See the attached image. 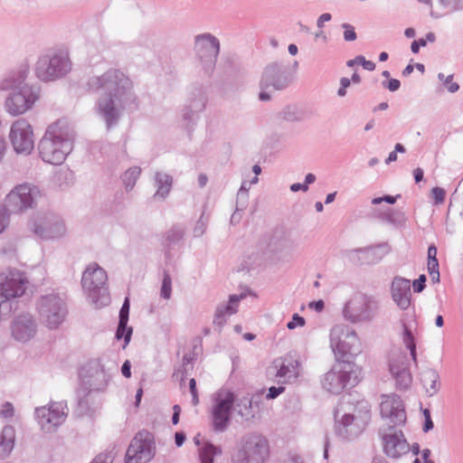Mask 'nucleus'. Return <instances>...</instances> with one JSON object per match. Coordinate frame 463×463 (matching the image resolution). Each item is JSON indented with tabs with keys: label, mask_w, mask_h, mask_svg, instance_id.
I'll return each mask as SVG.
<instances>
[{
	"label": "nucleus",
	"mask_w": 463,
	"mask_h": 463,
	"mask_svg": "<svg viewBox=\"0 0 463 463\" xmlns=\"http://www.w3.org/2000/svg\"><path fill=\"white\" fill-rule=\"evenodd\" d=\"M436 256L437 248L434 245H430L428 249V270L434 282L439 280V262Z\"/></svg>",
	"instance_id": "27"
},
{
	"label": "nucleus",
	"mask_w": 463,
	"mask_h": 463,
	"mask_svg": "<svg viewBox=\"0 0 463 463\" xmlns=\"http://www.w3.org/2000/svg\"><path fill=\"white\" fill-rule=\"evenodd\" d=\"M189 389L193 396V404L197 405L199 403V395L196 389V381L195 379L192 378L189 381Z\"/></svg>",
	"instance_id": "41"
},
{
	"label": "nucleus",
	"mask_w": 463,
	"mask_h": 463,
	"mask_svg": "<svg viewBox=\"0 0 463 463\" xmlns=\"http://www.w3.org/2000/svg\"><path fill=\"white\" fill-rule=\"evenodd\" d=\"M142 395H143V389L142 388H139L137 391V394H136V403L137 405L139 404L140 401H141V398H142Z\"/></svg>",
	"instance_id": "59"
},
{
	"label": "nucleus",
	"mask_w": 463,
	"mask_h": 463,
	"mask_svg": "<svg viewBox=\"0 0 463 463\" xmlns=\"http://www.w3.org/2000/svg\"><path fill=\"white\" fill-rule=\"evenodd\" d=\"M15 430L13 427L7 426L3 429L0 439V458L7 457L14 449Z\"/></svg>",
	"instance_id": "25"
},
{
	"label": "nucleus",
	"mask_w": 463,
	"mask_h": 463,
	"mask_svg": "<svg viewBox=\"0 0 463 463\" xmlns=\"http://www.w3.org/2000/svg\"><path fill=\"white\" fill-rule=\"evenodd\" d=\"M27 284L25 274L16 269L3 272L0 280L1 302L22 297L25 293Z\"/></svg>",
	"instance_id": "6"
},
{
	"label": "nucleus",
	"mask_w": 463,
	"mask_h": 463,
	"mask_svg": "<svg viewBox=\"0 0 463 463\" xmlns=\"http://www.w3.org/2000/svg\"><path fill=\"white\" fill-rule=\"evenodd\" d=\"M8 224V213L5 208H0V233Z\"/></svg>",
	"instance_id": "44"
},
{
	"label": "nucleus",
	"mask_w": 463,
	"mask_h": 463,
	"mask_svg": "<svg viewBox=\"0 0 463 463\" xmlns=\"http://www.w3.org/2000/svg\"><path fill=\"white\" fill-rule=\"evenodd\" d=\"M175 444L180 447L183 445L185 439V436L182 432H176L175 435Z\"/></svg>",
	"instance_id": "54"
},
{
	"label": "nucleus",
	"mask_w": 463,
	"mask_h": 463,
	"mask_svg": "<svg viewBox=\"0 0 463 463\" xmlns=\"http://www.w3.org/2000/svg\"><path fill=\"white\" fill-rule=\"evenodd\" d=\"M330 20H331V14H330L325 13V14H321L319 16L318 20H317V27L322 28L324 26V24L326 22L330 21Z\"/></svg>",
	"instance_id": "50"
},
{
	"label": "nucleus",
	"mask_w": 463,
	"mask_h": 463,
	"mask_svg": "<svg viewBox=\"0 0 463 463\" xmlns=\"http://www.w3.org/2000/svg\"><path fill=\"white\" fill-rule=\"evenodd\" d=\"M315 180H316V176L313 174H308L306 176V184H305L307 185L308 184H312L315 182Z\"/></svg>",
	"instance_id": "60"
},
{
	"label": "nucleus",
	"mask_w": 463,
	"mask_h": 463,
	"mask_svg": "<svg viewBox=\"0 0 463 463\" xmlns=\"http://www.w3.org/2000/svg\"><path fill=\"white\" fill-rule=\"evenodd\" d=\"M71 139L67 128L57 122L51 125L39 144L43 160L52 165L61 164L71 151Z\"/></svg>",
	"instance_id": "2"
},
{
	"label": "nucleus",
	"mask_w": 463,
	"mask_h": 463,
	"mask_svg": "<svg viewBox=\"0 0 463 463\" xmlns=\"http://www.w3.org/2000/svg\"><path fill=\"white\" fill-rule=\"evenodd\" d=\"M128 314H129V298H126L120 312H119V321H121V325L128 324Z\"/></svg>",
	"instance_id": "37"
},
{
	"label": "nucleus",
	"mask_w": 463,
	"mask_h": 463,
	"mask_svg": "<svg viewBox=\"0 0 463 463\" xmlns=\"http://www.w3.org/2000/svg\"><path fill=\"white\" fill-rule=\"evenodd\" d=\"M357 64H361L364 69L367 71H373L375 69V63L372 61H367L365 58L362 55H359L356 57Z\"/></svg>",
	"instance_id": "42"
},
{
	"label": "nucleus",
	"mask_w": 463,
	"mask_h": 463,
	"mask_svg": "<svg viewBox=\"0 0 463 463\" xmlns=\"http://www.w3.org/2000/svg\"><path fill=\"white\" fill-rule=\"evenodd\" d=\"M391 293L396 305L406 310L411 303V281L409 279L396 277L392 280Z\"/></svg>",
	"instance_id": "17"
},
{
	"label": "nucleus",
	"mask_w": 463,
	"mask_h": 463,
	"mask_svg": "<svg viewBox=\"0 0 463 463\" xmlns=\"http://www.w3.org/2000/svg\"><path fill=\"white\" fill-rule=\"evenodd\" d=\"M172 294V279L171 277L167 272H165L163 282H162V288H161V296L165 298L169 299Z\"/></svg>",
	"instance_id": "32"
},
{
	"label": "nucleus",
	"mask_w": 463,
	"mask_h": 463,
	"mask_svg": "<svg viewBox=\"0 0 463 463\" xmlns=\"http://www.w3.org/2000/svg\"><path fill=\"white\" fill-rule=\"evenodd\" d=\"M39 423L45 431H52L61 425L65 420L63 406L59 403H52L49 406L41 407L36 410Z\"/></svg>",
	"instance_id": "14"
},
{
	"label": "nucleus",
	"mask_w": 463,
	"mask_h": 463,
	"mask_svg": "<svg viewBox=\"0 0 463 463\" xmlns=\"http://www.w3.org/2000/svg\"><path fill=\"white\" fill-rule=\"evenodd\" d=\"M276 378H297L299 375V363L291 356L277 358L272 363Z\"/></svg>",
	"instance_id": "20"
},
{
	"label": "nucleus",
	"mask_w": 463,
	"mask_h": 463,
	"mask_svg": "<svg viewBox=\"0 0 463 463\" xmlns=\"http://www.w3.org/2000/svg\"><path fill=\"white\" fill-rule=\"evenodd\" d=\"M397 160V154L395 151H392L389 154V156L386 159V164H390L391 162H394Z\"/></svg>",
	"instance_id": "57"
},
{
	"label": "nucleus",
	"mask_w": 463,
	"mask_h": 463,
	"mask_svg": "<svg viewBox=\"0 0 463 463\" xmlns=\"http://www.w3.org/2000/svg\"><path fill=\"white\" fill-rule=\"evenodd\" d=\"M28 89L14 92L5 102L7 111L14 115L24 113L33 103Z\"/></svg>",
	"instance_id": "18"
},
{
	"label": "nucleus",
	"mask_w": 463,
	"mask_h": 463,
	"mask_svg": "<svg viewBox=\"0 0 463 463\" xmlns=\"http://www.w3.org/2000/svg\"><path fill=\"white\" fill-rule=\"evenodd\" d=\"M38 309L43 325L49 329L58 328L67 315L63 299L54 294L43 296L40 300Z\"/></svg>",
	"instance_id": "3"
},
{
	"label": "nucleus",
	"mask_w": 463,
	"mask_h": 463,
	"mask_svg": "<svg viewBox=\"0 0 463 463\" xmlns=\"http://www.w3.org/2000/svg\"><path fill=\"white\" fill-rule=\"evenodd\" d=\"M261 88L268 89L270 85L276 90H282L288 84L287 78L275 67L268 68L261 79Z\"/></svg>",
	"instance_id": "23"
},
{
	"label": "nucleus",
	"mask_w": 463,
	"mask_h": 463,
	"mask_svg": "<svg viewBox=\"0 0 463 463\" xmlns=\"http://www.w3.org/2000/svg\"><path fill=\"white\" fill-rule=\"evenodd\" d=\"M288 52L291 55H296L298 53V47L295 44H290L288 46Z\"/></svg>",
	"instance_id": "63"
},
{
	"label": "nucleus",
	"mask_w": 463,
	"mask_h": 463,
	"mask_svg": "<svg viewBox=\"0 0 463 463\" xmlns=\"http://www.w3.org/2000/svg\"><path fill=\"white\" fill-rule=\"evenodd\" d=\"M284 391H285V387H283V386H280V387L272 386L269 389L267 398L268 399H275L280 393H282Z\"/></svg>",
	"instance_id": "45"
},
{
	"label": "nucleus",
	"mask_w": 463,
	"mask_h": 463,
	"mask_svg": "<svg viewBox=\"0 0 463 463\" xmlns=\"http://www.w3.org/2000/svg\"><path fill=\"white\" fill-rule=\"evenodd\" d=\"M71 64L66 55H54L52 58L42 57L36 66L37 77L43 81L53 80L67 73Z\"/></svg>",
	"instance_id": "9"
},
{
	"label": "nucleus",
	"mask_w": 463,
	"mask_h": 463,
	"mask_svg": "<svg viewBox=\"0 0 463 463\" xmlns=\"http://www.w3.org/2000/svg\"><path fill=\"white\" fill-rule=\"evenodd\" d=\"M341 368L343 369V373H353V369H354V366L349 364H344Z\"/></svg>",
	"instance_id": "56"
},
{
	"label": "nucleus",
	"mask_w": 463,
	"mask_h": 463,
	"mask_svg": "<svg viewBox=\"0 0 463 463\" xmlns=\"http://www.w3.org/2000/svg\"><path fill=\"white\" fill-rule=\"evenodd\" d=\"M127 325L128 324H123V326H122L121 321H119L118 326L117 329V333H116V336L118 339L124 337L125 345L129 343L131 335H132V328L131 327L128 328Z\"/></svg>",
	"instance_id": "33"
},
{
	"label": "nucleus",
	"mask_w": 463,
	"mask_h": 463,
	"mask_svg": "<svg viewBox=\"0 0 463 463\" xmlns=\"http://www.w3.org/2000/svg\"><path fill=\"white\" fill-rule=\"evenodd\" d=\"M390 371L396 380L399 389H407L411 383V375L407 366L406 357L403 355L392 359Z\"/></svg>",
	"instance_id": "19"
},
{
	"label": "nucleus",
	"mask_w": 463,
	"mask_h": 463,
	"mask_svg": "<svg viewBox=\"0 0 463 463\" xmlns=\"http://www.w3.org/2000/svg\"><path fill=\"white\" fill-rule=\"evenodd\" d=\"M384 453L391 458H399L409 452V443L402 430L392 427L386 429L382 435Z\"/></svg>",
	"instance_id": "12"
},
{
	"label": "nucleus",
	"mask_w": 463,
	"mask_h": 463,
	"mask_svg": "<svg viewBox=\"0 0 463 463\" xmlns=\"http://www.w3.org/2000/svg\"><path fill=\"white\" fill-rule=\"evenodd\" d=\"M403 341L410 349L411 357L416 361V345L412 334L408 329H405Z\"/></svg>",
	"instance_id": "35"
},
{
	"label": "nucleus",
	"mask_w": 463,
	"mask_h": 463,
	"mask_svg": "<svg viewBox=\"0 0 463 463\" xmlns=\"http://www.w3.org/2000/svg\"><path fill=\"white\" fill-rule=\"evenodd\" d=\"M335 379H340V385L342 388L345 387L346 385H348L350 383V381H351V375H337L334 372H330L328 373H326V381L327 382H333L335 381Z\"/></svg>",
	"instance_id": "36"
},
{
	"label": "nucleus",
	"mask_w": 463,
	"mask_h": 463,
	"mask_svg": "<svg viewBox=\"0 0 463 463\" xmlns=\"http://www.w3.org/2000/svg\"><path fill=\"white\" fill-rule=\"evenodd\" d=\"M221 454V450L212 444H205L200 451L201 463H213L214 457Z\"/></svg>",
	"instance_id": "29"
},
{
	"label": "nucleus",
	"mask_w": 463,
	"mask_h": 463,
	"mask_svg": "<svg viewBox=\"0 0 463 463\" xmlns=\"http://www.w3.org/2000/svg\"><path fill=\"white\" fill-rule=\"evenodd\" d=\"M14 406L10 402H5L2 405V408L0 410V416L5 419L11 418L14 416Z\"/></svg>",
	"instance_id": "39"
},
{
	"label": "nucleus",
	"mask_w": 463,
	"mask_h": 463,
	"mask_svg": "<svg viewBox=\"0 0 463 463\" xmlns=\"http://www.w3.org/2000/svg\"><path fill=\"white\" fill-rule=\"evenodd\" d=\"M380 411L383 418L391 423L400 426L406 421V412L401 398L396 394L382 395Z\"/></svg>",
	"instance_id": "13"
},
{
	"label": "nucleus",
	"mask_w": 463,
	"mask_h": 463,
	"mask_svg": "<svg viewBox=\"0 0 463 463\" xmlns=\"http://www.w3.org/2000/svg\"><path fill=\"white\" fill-rule=\"evenodd\" d=\"M195 49L202 59L209 58L213 61L220 51L219 41L210 34L199 35L195 40Z\"/></svg>",
	"instance_id": "21"
},
{
	"label": "nucleus",
	"mask_w": 463,
	"mask_h": 463,
	"mask_svg": "<svg viewBox=\"0 0 463 463\" xmlns=\"http://www.w3.org/2000/svg\"><path fill=\"white\" fill-rule=\"evenodd\" d=\"M33 231L41 237H55L64 232L65 226L61 221H43L35 224Z\"/></svg>",
	"instance_id": "24"
},
{
	"label": "nucleus",
	"mask_w": 463,
	"mask_h": 463,
	"mask_svg": "<svg viewBox=\"0 0 463 463\" xmlns=\"http://www.w3.org/2000/svg\"><path fill=\"white\" fill-rule=\"evenodd\" d=\"M304 325L305 319L298 314H295L292 317V320L288 323L287 327L288 329H294L297 326H303Z\"/></svg>",
	"instance_id": "40"
},
{
	"label": "nucleus",
	"mask_w": 463,
	"mask_h": 463,
	"mask_svg": "<svg viewBox=\"0 0 463 463\" xmlns=\"http://www.w3.org/2000/svg\"><path fill=\"white\" fill-rule=\"evenodd\" d=\"M71 64L66 55H54L52 58L42 57L36 66L37 77L43 81L53 80L67 73Z\"/></svg>",
	"instance_id": "8"
},
{
	"label": "nucleus",
	"mask_w": 463,
	"mask_h": 463,
	"mask_svg": "<svg viewBox=\"0 0 463 463\" xmlns=\"http://www.w3.org/2000/svg\"><path fill=\"white\" fill-rule=\"evenodd\" d=\"M141 170L139 167H132L126 171L124 175V182L127 188H132L135 184L136 180L140 175Z\"/></svg>",
	"instance_id": "31"
},
{
	"label": "nucleus",
	"mask_w": 463,
	"mask_h": 463,
	"mask_svg": "<svg viewBox=\"0 0 463 463\" xmlns=\"http://www.w3.org/2000/svg\"><path fill=\"white\" fill-rule=\"evenodd\" d=\"M243 296H231L230 297V299H229V304L227 305V307L222 309V308H218L216 310V318H221L222 317L225 316V315H232L234 313L237 312V307H238V303L240 301L241 298H242Z\"/></svg>",
	"instance_id": "30"
},
{
	"label": "nucleus",
	"mask_w": 463,
	"mask_h": 463,
	"mask_svg": "<svg viewBox=\"0 0 463 463\" xmlns=\"http://www.w3.org/2000/svg\"><path fill=\"white\" fill-rule=\"evenodd\" d=\"M173 411H174V413H173L172 422H173V424L176 425L179 422L181 407L179 405L175 404L173 407Z\"/></svg>",
	"instance_id": "49"
},
{
	"label": "nucleus",
	"mask_w": 463,
	"mask_h": 463,
	"mask_svg": "<svg viewBox=\"0 0 463 463\" xmlns=\"http://www.w3.org/2000/svg\"><path fill=\"white\" fill-rule=\"evenodd\" d=\"M107 273L98 264H90L84 271L81 279L83 287L93 289L105 284Z\"/></svg>",
	"instance_id": "22"
},
{
	"label": "nucleus",
	"mask_w": 463,
	"mask_h": 463,
	"mask_svg": "<svg viewBox=\"0 0 463 463\" xmlns=\"http://www.w3.org/2000/svg\"><path fill=\"white\" fill-rule=\"evenodd\" d=\"M426 277L420 275V278L413 281L412 286L415 292H421L425 288Z\"/></svg>",
	"instance_id": "43"
},
{
	"label": "nucleus",
	"mask_w": 463,
	"mask_h": 463,
	"mask_svg": "<svg viewBox=\"0 0 463 463\" xmlns=\"http://www.w3.org/2000/svg\"><path fill=\"white\" fill-rule=\"evenodd\" d=\"M430 451L429 449H424L422 451V458L423 463H433L430 458ZM413 463H420V458H416Z\"/></svg>",
	"instance_id": "51"
},
{
	"label": "nucleus",
	"mask_w": 463,
	"mask_h": 463,
	"mask_svg": "<svg viewBox=\"0 0 463 463\" xmlns=\"http://www.w3.org/2000/svg\"><path fill=\"white\" fill-rule=\"evenodd\" d=\"M12 145L18 154H30L34 146L33 132L31 125L24 119L16 120L10 132Z\"/></svg>",
	"instance_id": "10"
},
{
	"label": "nucleus",
	"mask_w": 463,
	"mask_h": 463,
	"mask_svg": "<svg viewBox=\"0 0 463 463\" xmlns=\"http://www.w3.org/2000/svg\"><path fill=\"white\" fill-rule=\"evenodd\" d=\"M400 81L398 80H395V79H392L389 83H388V89L391 90V91H395L397 90L399 88H400Z\"/></svg>",
	"instance_id": "52"
},
{
	"label": "nucleus",
	"mask_w": 463,
	"mask_h": 463,
	"mask_svg": "<svg viewBox=\"0 0 463 463\" xmlns=\"http://www.w3.org/2000/svg\"><path fill=\"white\" fill-rule=\"evenodd\" d=\"M373 301L364 294H357L345 304L344 313L352 322H359L371 318L373 309Z\"/></svg>",
	"instance_id": "11"
},
{
	"label": "nucleus",
	"mask_w": 463,
	"mask_h": 463,
	"mask_svg": "<svg viewBox=\"0 0 463 463\" xmlns=\"http://www.w3.org/2000/svg\"><path fill=\"white\" fill-rule=\"evenodd\" d=\"M411 52H412L413 53H418V52H419V50H420L419 42H415V41H414V42L411 43Z\"/></svg>",
	"instance_id": "61"
},
{
	"label": "nucleus",
	"mask_w": 463,
	"mask_h": 463,
	"mask_svg": "<svg viewBox=\"0 0 463 463\" xmlns=\"http://www.w3.org/2000/svg\"><path fill=\"white\" fill-rule=\"evenodd\" d=\"M247 463H263L269 457L268 440L260 435L250 436L244 446Z\"/></svg>",
	"instance_id": "15"
},
{
	"label": "nucleus",
	"mask_w": 463,
	"mask_h": 463,
	"mask_svg": "<svg viewBox=\"0 0 463 463\" xmlns=\"http://www.w3.org/2000/svg\"><path fill=\"white\" fill-rule=\"evenodd\" d=\"M382 202H386L388 203H394L396 202V198L393 197V196H391V195H386L384 197H377V198H374L373 199L372 203L373 204H378V203H381Z\"/></svg>",
	"instance_id": "47"
},
{
	"label": "nucleus",
	"mask_w": 463,
	"mask_h": 463,
	"mask_svg": "<svg viewBox=\"0 0 463 463\" xmlns=\"http://www.w3.org/2000/svg\"><path fill=\"white\" fill-rule=\"evenodd\" d=\"M130 368H131L130 362L128 360L125 361V363L122 365L121 372H122V374L126 378H130V376H131Z\"/></svg>",
	"instance_id": "48"
},
{
	"label": "nucleus",
	"mask_w": 463,
	"mask_h": 463,
	"mask_svg": "<svg viewBox=\"0 0 463 463\" xmlns=\"http://www.w3.org/2000/svg\"><path fill=\"white\" fill-rule=\"evenodd\" d=\"M421 383L429 395L436 393L439 388V374L436 371L428 369L420 373Z\"/></svg>",
	"instance_id": "26"
},
{
	"label": "nucleus",
	"mask_w": 463,
	"mask_h": 463,
	"mask_svg": "<svg viewBox=\"0 0 463 463\" xmlns=\"http://www.w3.org/2000/svg\"><path fill=\"white\" fill-rule=\"evenodd\" d=\"M413 176L416 183L420 182L423 179V170L420 167L414 169Z\"/></svg>",
	"instance_id": "53"
},
{
	"label": "nucleus",
	"mask_w": 463,
	"mask_h": 463,
	"mask_svg": "<svg viewBox=\"0 0 463 463\" xmlns=\"http://www.w3.org/2000/svg\"><path fill=\"white\" fill-rule=\"evenodd\" d=\"M265 89L262 88V90L260 93V99L266 101L270 99V96L264 90Z\"/></svg>",
	"instance_id": "58"
},
{
	"label": "nucleus",
	"mask_w": 463,
	"mask_h": 463,
	"mask_svg": "<svg viewBox=\"0 0 463 463\" xmlns=\"http://www.w3.org/2000/svg\"><path fill=\"white\" fill-rule=\"evenodd\" d=\"M350 82H351V81H350V80H349V79H347V78H342V79H341V81H340V83H341V87H342V88H345V89H346L347 87H349V86H350Z\"/></svg>",
	"instance_id": "62"
},
{
	"label": "nucleus",
	"mask_w": 463,
	"mask_h": 463,
	"mask_svg": "<svg viewBox=\"0 0 463 463\" xmlns=\"http://www.w3.org/2000/svg\"><path fill=\"white\" fill-rule=\"evenodd\" d=\"M131 87L129 79L117 70L107 71L101 77L90 80L89 89L99 95V108L109 126L117 118L115 109L122 107L130 96Z\"/></svg>",
	"instance_id": "1"
},
{
	"label": "nucleus",
	"mask_w": 463,
	"mask_h": 463,
	"mask_svg": "<svg viewBox=\"0 0 463 463\" xmlns=\"http://www.w3.org/2000/svg\"><path fill=\"white\" fill-rule=\"evenodd\" d=\"M155 441L148 432H138L126 453V463H148L155 456Z\"/></svg>",
	"instance_id": "4"
},
{
	"label": "nucleus",
	"mask_w": 463,
	"mask_h": 463,
	"mask_svg": "<svg viewBox=\"0 0 463 463\" xmlns=\"http://www.w3.org/2000/svg\"><path fill=\"white\" fill-rule=\"evenodd\" d=\"M430 196L435 204H442L445 202L446 191L439 186L433 187L430 191Z\"/></svg>",
	"instance_id": "34"
},
{
	"label": "nucleus",
	"mask_w": 463,
	"mask_h": 463,
	"mask_svg": "<svg viewBox=\"0 0 463 463\" xmlns=\"http://www.w3.org/2000/svg\"><path fill=\"white\" fill-rule=\"evenodd\" d=\"M40 195L35 186L27 184L16 185L5 197V208L10 213H21L33 207L34 201Z\"/></svg>",
	"instance_id": "5"
},
{
	"label": "nucleus",
	"mask_w": 463,
	"mask_h": 463,
	"mask_svg": "<svg viewBox=\"0 0 463 463\" xmlns=\"http://www.w3.org/2000/svg\"><path fill=\"white\" fill-rule=\"evenodd\" d=\"M234 402L235 395L230 390L222 389L215 394L212 409V421L215 430H223L227 427Z\"/></svg>",
	"instance_id": "7"
},
{
	"label": "nucleus",
	"mask_w": 463,
	"mask_h": 463,
	"mask_svg": "<svg viewBox=\"0 0 463 463\" xmlns=\"http://www.w3.org/2000/svg\"><path fill=\"white\" fill-rule=\"evenodd\" d=\"M37 326L33 317L30 315L17 317L12 325V335L20 342H27L36 334Z\"/></svg>",
	"instance_id": "16"
},
{
	"label": "nucleus",
	"mask_w": 463,
	"mask_h": 463,
	"mask_svg": "<svg viewBox=\"0 0 463 463\" xmlns=\"http://www.w3.org/2000/svg\"><path fill=\"white\" fill-rule=\"evenodd\" d=\"M342 27L344 28V38L347 42H353L356 39V33L354 31V27L349 24H343Z\"/></svg>",
	"instance_id": "38"
},
{
	"label": "nucleus",
	"mask_w": 463,
	"mask_h": 463,
	"mask_svg": "<svg viewBox=\"0 0 463 463\" xmlns=\"http://www.w3.org/2000/svg\"><path fill=\"white\" fill-rule=\"evenodd\" d=\"M291 191L298 192L299 190L307 191V184H293L290 187Z\"/></svg>",
	"instance_id": "55"
},
{
	"label": "nucleus",
	"mask_w": 463,
	"mask_h": 463,
	"mask_svg": "<svg viewBox=\"0 0 463 463\" xmlns=\"http://www.w3.org/2000/svg\"><path fill=\"white\" fill-rule=\"evenodd\" d=\"M199 184L201 186H203L207 183V176L204 175H201L198 178Z\"/></svg>",
	"instance_id": "64"
},
{
	"label": "nucleus",
	"mask_w": 463,
	"mask_h": 463,
	"mask_svg": "<svg viewBox=\"0 0 463 463\" xmlns=\"http://www.w3.org/2000/svg\"><path fill=\"white\" fill-rule=\"evenodd\" d=\"M423 415H424V418H425V424H424L423 430L425 432H427V431H429L430 430H431L433 428V422L431 420L430 413V411L428 409H425L423 411Z\"/></svg>",
	"instance_id": "46"
},
{
	"label": "nucleus",
	"mask_w": 463,
	"mask_h": 463,
	"mask_svg": "<svg viewBox=\"0 0 463 463\" xmlns=\"http://www.w3.org/2000/svg\"><path fill=\"white\" fill-rule=\"evenodd\" d=\"M339 330L334 329L331 333V345L335 352H337L339 354L345 356L347 354L352 352V346L348 344L345 345V342L340 341L339 339Z\"/></svg>",
	"instance_id": "28"
}]
</instances>
